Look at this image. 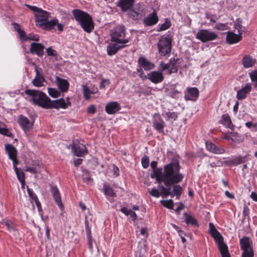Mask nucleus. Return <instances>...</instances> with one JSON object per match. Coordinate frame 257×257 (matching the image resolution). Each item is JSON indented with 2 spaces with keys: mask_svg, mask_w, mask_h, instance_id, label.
<instances>
[{
  "mask_svg": "<svg viewBox=\"0 0 257 257\" xmlns=\"http://www.w3.org/2000/svg\"><path fill=\"white\" fill-rule=\"evenodd\" d=\"M157 162L153 161L151 167L153 172L151 177L155 178L159 184L163 182L166 186L179 183L184 178V176L180 172V165L178 161H174L166 165L163 170L162 168H157Z\"/></svg>",
  "mask_w": 257,
  "mask_h": 257,
  "instance_id": "f257e3e1",
  "label": "nucleus"
},
{
  "mask_svg": "<svg viewBox=\"0 0 257 257\" xmlns=\"http://www.w3.org/2000/svg\"><path fill=\"white\" fill-rule=\"evenodd\" d=\"M76 21L86 33H90L94 29V23L91 17L86 12L79 9H74L72 11Z\"/></svg>",
  "mask_w": 257,
  "mask_h": 257,
  "instance_id": "f03ea898",
  "label": "nucleus"
},
{
  "mask_svg": "<svg viewBox=\"0 0 257 257\" xmlns=\"http://www.w3.org/2000/svg\"><path fill=\"white\" fill-rule=\"evenodd\" d=\"M25 93L31 96L30 101L44 109H48L50 98L43 92L36 90L26 89Z\"/></svg>",
  "mask_w": 257,
  "mask_h": 257,
  "instance_id": "7ed1b4c3",
  "label": "nucleus"
},
{
  "mask_svg": "<svg viewBox=\"0 0 257 257\" xmlns=\"http://www.w3.org/2000/svg\"><path fill=\"white\" fill-rule=\"evenodd\" d=\"M126 29L123 25L115 27L110 32L111 40L119 44H126L128 43V39H124Z\"/></svg>",
  "mask_w": 257,
  "mask_h": 257,
  "instance_id": "20e7f679",
  "label": "nucleus"
},
{
  "mask_svg": "<svg viewBox=\"0 0 257 257\" xmlns=\"http://www.w3.org/2000/svg\"><path fill=\"white\" fill-rule=\"evenodd\" d=\"M172 38L169 35L162 36L158 43L159 54L162 56H166L171 53Z\"/></svg>",
  "mask_w": 257,
  "mask_h": 257,
  "instance_id": "39448f33",
  "label": "nucleus"
},
{
  "mask_svg": "<svg viewBox=\"0 0 257 257\" xmlns=\"http://www.w3.org/2000/svg\"><path fill=\"white\" fill-rule=\"evenodd\" d=\"M177 184L166 186L167 187L160 185L159 188L161 190L162 195H164L165 197L169 195L173 197L175 195L177 199H179L182 192V188L179 185H175Z\"/></svg>",
  "mask_w": 257,
  "mask_h": 257,
  "instance_id": "423d86ee",
  "label": "nucleus"
},
{
  "mask_svg": "<svg viewBox=\"0 0 257 257\" xmlns=\"http://www.w3.org/2000/svg\"><path fill=\"white\" fill-rule=\"evenodd\" d=\"M196 38L202 42L206 43L216 40L218 38V35L214 32L207 29H202L198 32L196 35Z\"/></svg>",
  "mask_w": 257,
  "mask_h": 257,
  "instance_id": "0eeeda50",
  "label": "nucleus"
},
{
  "mask_svg": "<svg viewBox=\"0 0 257 257\" xmlns=\"http://www.w3.org/2000/svg\"><path fill=\"white\" fill-rule=\"evenodd\" d=\"M67 102H66L63 98H60L55 100H51L50 99L48 109L56 108L58 109L60 108L66 109L68 106L71 105V103L69 101L68 97L67 98Z\"/></svg>",
  "mask_w": 257,
  "mask_h": 257,
  "instance_id": "6e6552de",
  "label": "nucleus"
},
{
  "mask_svg": "<svg viewBox=\"0 0 257 257\" xmlns=\"http://www.w3.org/2000/svg\"><path fill=\"white\" fill-rule=\"evenodd\" d=\"M17 122L26 133L30 131L34 125L33 122L31 121L26 116L21 114L18 116Z\"/></svg>",
  "mask_w": 257,
  "mask_h": 257,
  "instance_id": "1a4fd4ad",
  "label": "nucleus"
},
{
  "mask_svg": "<svg viewBox=\"0 0 257 257\" xmlns=\"http://www.w3.org/2000/svg\"><path fill=\"white\" fill-rule=\"evenodd\" d=\"M239 244L240 248L243 251L242 253L253 251L252 247V241L249 237L245 236H243L240 239Z\"/></svg>",
  "mask_w": 257,
  "mask_h": 257,
  "instance_id": "9d476101",
  "label": "nucleus"
},
{
  "mask_svg": "<svg viewBox=\"0 0 257 257\" xmlns=\"http://www.w3.org/2000/svg\"><path fill=\"white\" fill-rule=\"evenodd\" d=\"M153 125L154 127L159 133L164 132L165 123L162 117L159 113H155L153 115Z\"/></svg>",
  "mask_w": 257,
  "mask_h": 257,
  "instance_id": "9b49d317",
  "label": "nucleus"
},
{
  "mask_svg": "<svg viewBox=\"0 0 257 257\" xmlns=\"http://www.w3.org/2000/svg\"><path fill=\"white\" fill-rule=\"evenodd\" d=\"M146 78L155 84L161 83L164 79L162 72L159 71L151 72L147 74Z\"/></svg>",
  "mask_w": 257,
  "mask_h": 257,
  "instance_id": "f8f14e48",
  "label": "nucleus"
},
{
  "mask_svg": "<svg viewBox=\"0 0 257 257\" xmlns=\"http://www.w3.org/2000/svg\"><path fill=\"white\" fill-rule=\"evenodd\" d=\"M159 18L157 16V11L154 10L153 13L150 14L143 20V24L145 27L154 26L158 23Z\"/></svg>",
  "mask_w": 257,
  "mask_h": 257,
  "instance_id": "ddd939ff",
  "label": "nucleus"
},
{
  "mask_svg": "<svg viewBox=\"0 0 257 257\" xmlns=\"http://www.w3.org/2000/svg\"><path fill=\"white\" fill-rule=\"evenodd\" d=\"M72 151L74 154L77 157H83L88 153V151L85 145L82 144L73 143L71 146Z\"/></svg>",
  "mask_w": 257,
  "mask_h": 257,
  "instance_id": "4468645a",
  "label": "nucleus"
},
{
  "mask_svg": "<svg viewBox=\"0 0 257 257\" xmlns=\"http://www.w3.org/2000/svg\"><path fill=\"white\" fill-rule=\"evenodd\" d=\"M44 46L38 43H32L31 44L30 51L32 54H36L38 57H42L44 55Z\"/></svg>",
  "mask_w": 257,
  "mask_h": 257,
  "instance_id": "2eb2a0df",
  "label": "nucleus"
},
{
  "mask_svg": "<svg viewBox=\"0 0 257 257\" xmlns=\"http://www.w3.org/2000/svg\"><path fill=\"white\" fill-rule=\"evenodd\" d=\"M209 231L212 236L214 238L218 245L223 244V238L220 233L217 230L215 226L212 223H209Z\"/></svg>",
  "mask_w": 257,
  "mask_h": 257,
  "instance_id": "dca6fc26",
  "label": "nucleus"
},
{
  "mask_svg": "<svg viewBox=\"0 0 257 257\" xmlns=\"http://www.w3.org/2000/svg\"><path fill=\"white\" fill-rule=\"evenodd\" d=\"M199 91L197 87H190L187 89L184 98L186 100L195 101L199 96Z\"/></svg>",
  "mask_w": 257,
  "mask_h": 257,
  "instance_id": "f3484780",
  "label": "nucleus"
},
{
  "mask_svg": "<svg viewBox=\"0 0 257 257\" xmlns=\"http://www.w3.org/2000/svg\"><path fill=\"white\" fill-rule=\"evenodd\" d=\"M35 16L36 25L40 26V23H43L48 20L49 13L41 9L38 13H35Z\"/></svg>",
  "mask_w": 257,
  "mask_h": 257,
  "instance_id": "a211bd4d",
  "label": "nucleus"
},
{
  "mask_svg": "<svg viewBox=\"0 0 257 257\" xmlns=\"http://www.w3.org/2000/svg\"><path fill=\"white\" fill-rule=\"evenodd\" d=\"M36 76L32 81V84L36 87H40L44 85V82H45V79L43 74L40 73L37 67H35Z\"/></svg>",
  "mask_w": 257,
  "mask_h": 257,
  "instance_id": "6ab92c4d",
  "label": "nucleus"
},
{
  "mask_svg": "<svg viewBox=\"0 0 257 257\" xmlns=\"http://www.w3.org/2000/svg\"><path fill=\"white\" fill-rule=\"evenodd\" d=\"M138 64L139 66L143 68L145 71H149L153 69L155 67V65L154 63L148 60L146 58L143 57H139Z\"/></svg>",
  "mask_w": 257,
  "mask_h": 257,
  "instance_id": "aec40b11",
  "label": "nucleus"
},
{
  "mask_svg": "<svg viewBox=\"0 0 257 257\" xmlns=\"http://www.w3.org/2000/svg\"><path fill=\"white\" fill-rule=\"evenodd\" d=\"M128 17L134 20H141L145 15L143 9L141 8H135L128 13Z\"/></svg>",
  "mask_w": 257,
  "mask_h": 257,
  "instance_id": "412c9836",
  "label": "nucleus"
},
{
  "mask_svg": "<svg viewBox=\"0 0 257 257\" xmlns=\"http://www.w3.org/2000/svg\"><path fill=\"white\" fill-rule=\"evenodd\" d=\"M119 104L116 101L108 103L105 106V111L109 114H113L116 113L120 109Z\"/></svg>",
  "mask_w": 257,
  "mask_h": 257,
  "instance_id": "4be33fe9",
  "label": "nucleus"
},
{
  "mask_svg": "<svg viewBox=\"0 0 257 257\" xmlns=\"http://www.w3.org/2000/svg\"><path fill=\"white\" fill-rule=\"evenodd\" d=\"M206 147L209 151L216 154H222L225 152L224 149L219 146L215 145L211 142L206 143Z\"/></svg>",
  "mask_w": 257,
  "mask_h": 257,
  "instance_id": "5701e85b",
  "label": "nucleus"
},
{
  "mask_svg": "<svg viewBox=\"0 0 257 257\" xmlns=\"http://www.w3.org/2000/svg\"><path fill=\"white\" fill-rule=\"evenodd\" d=\"M126 46L125 44H119L116 43L109 44L107 47V52L108 55L112 56L115 54L117 51Z\"/></svg>",
  "mask_w": 257,
  "mask_h": 257,
  "instance_id": "b1692460",
  "label": "nucleus"
},
{
  "mask_svg": "<svg viewBox=\"0 0 257 257\" xmlns=\"http://www.w3.org/2000/svg\"><path fill=\"white\" fill-rule=\"evenodd\" d=\"M251 90V83H247L245 86L238 90L237 92L236 97L238 100H242L246 98L247 94L249 93Z\"/></svg>",
  "mask_w": 257,
  "mask_h": 257,
  "instance_id": "393cba45",
  "label": "nucleus"
},
{
  "mask_svg": "<svg viewBox=\"0 0 257 257\" xmlns=\"http://www.w3.org/2000/svg\"><path fill=\"white\" fill-rule=\"evenodd\" d=\"M50 190L55 202L57 204L59 207L62 209L63 208V205L61 201V196L58 189L56 186H51Z\"/></svg>",
  "mask_w": 257,
  "mask_h": 257,
  "instance_id": "a878e982",
  "label": "nucleus"
},
{
  "mask_svg": "<svg viewBox=\"0 0 257 257\" xmlns=\"http://www.w3.org/2000/svg\"><path fill=\"white\" fill-rule=\"evenodd\" d=\"M135 0H119L117 6L121 8L123 12L131 9L134 4Z\"/></svg>",
  "mask_w": 257,
  "mask_h": 257,
  "instance_id": "bb28decb",
  "label": "nucleus"
},
{
  "mask_svg": "<svg viewBox=\"0 0 257 257\" xmlns=\"http://www.w3.org/2000/svg\"><path fill=\"white\" fill-rule=\"evenodd\" d=\"M219 123L222 124L225 127L233 131L234 128V125L233 124L230 117L228 114H223L219 120Z\"/></svg>",
  "mask_w": 257,
  "mask_h": 257,
  "instance_id": "cd10ccee",
  "label": "nucleus"
},
{
  "mask_svg": "<svg viewBox=\"0 0 257 257\" xmlns=\"http://www.w3.org/2000/svg\"><path fill=\"white\" fill-rule=\"evenodd\" d=\"M241 35L238 33V35L232 32H228L226 35V42L229 44L236 43L241 39Z\"/></svg>",
  "mask_w": 257,
  "mask_h": 257,
  "instance_id": "c85d7f7f",
  "label": "nucleus"
},
{
  "mask_svg": "<svg viewBox=\"0 0 257 257\" xmlns=\"http://www.w3.org/2000/svg\"><path fill=\"white\" fill-rule=\"evenodd\" d=\"M56 80L57 85L61 92H65L68 90L69 83L67 80L56 77Z\"/></svg>",
  "mask_w": 257,
  "mask_h": 257,
  "instance_id": "c756f323",
  "label": "nucleus"
},
{
  "mask_svg": "<svg viewBox=\"0 0 257 257\" xmlns=\"http://www.w3.org/2000/svg\"><path fill=\"white\" fill-rule=\"evenodd\" d=\"M58 23L57 19H53L50 21L46 20L43 23H40V27L43 30L50 31L52 30L53 27L56 26Z\"/></svg>",
  "mask_w": 257,
  "mask_h": 257,
  "instance_id": "7c9ffc66",
  "label": "nucleus"
},
{
  "mask_svg": "<svg viewBox=\"0 0 257 257\" xmlns=\"http://www.w3.org/2000/svg\"><path fill=\"white\" fill-rule=\"evenodd\" d=\"M256 62V60L253 59L249 55H245L242 60V64L244 68H249L252 67Z\"/></svg>",
  "mask_w": 257,
  "mask_h": 257,
  "instance_id": "2f4dec72",
  "label": "nucleus"
},
{
  "mask_svg": "<svg viewBox=\"0 0 257 257\" xmlns=\"http://www.w3.org/2000/svg\"><path fill=\"white\" fill-rule=\"evenodd\" d=\"M166 92L168 95L174 98L179 97L180 92L176 88V85H170L165 88Z\"/></svg>",
  "mask_w": 257,
  "mask_h": 257,
  "instance_id": "473e14b6",
  "label": "nucleus"
},
{
  "mask_svg": "<svg viewBox=\"0 0 257 257\" xmlns=\"http://www.w3.org/2000/svg\"><path fill=\"white\" fill-rule=\"evenodd\" d=\"M5 150L10 159H12L17 157V150L12 145L6 144L5 145Z\"/></svg>",
  "mask_w": 257,
  "mask_h": 257,
  "instance_id": "72a5a7b5",
  "label": "nucleus"
},
{
  "mask_svg": "<svg viewBox=\"0 0 257 257\" xmlns=\"http://www.w3.org/2000/svg\"><path fill=\"white\" fill-rule=\"evenodd\" d=\"M178 60L179 59L175 58H172L170 59L169 61L170 67L169 69V71L168 72V73L169 74L177 72L178 70V68L179 67V65L178 63Z\"/></svg>",
  "mask_w": 257,
  "mask_h": 257,
  "instance_id": "f704fd0d",
  "label": "nucleus"
},
{
  "mask_svg": "<svg viewBox=\"0 0 257 257\" xmlns=\"http://www.w3.org/2000/svg\"><path fill=\"white\" fill-rule=\"evenodd\" d=\"M184 216L185 217V222L187 224H190L195 226H198V223L196 219L193 217L192 215L184 213Z\"/></svg>",
  "mask_w": 257,
  "mask_h": 257,
  "instance_id": "c9c22d12",
  "label": "nucleus"
},
{
  "mask_svg": "<svg viewBox=\"0 0 257 257\" xmlns=\"http://www.w3.org/2000/svg\"><path fill=\"white\" fill-rule=\"evenodd\" d=\"M222 257H231L227 245L224 243L218 245Z\"/></svg>",
  "mask_w": 257,
  "mask_h": 257,
  "instance_id": "e433bc0d",
  "label": "nucleus"
},
{
  "mask_svg": "<svg viewBox=\"0 0 257 257\" xmlns=\"http://www.w3.org/2000/svg\"><path fill=\"white\" fill-rule=\"evenodd\" d=\"M103 190L105 195L110 197H115L116 194L110 186L104 184L103 187Z\"/></svg>",
  "mask_w": 257,
  "mask_h": 257,
  "instance_id": "4c0bfd02",
  "label": "nucleus"
},
{
  "mask_svg": "<svg viewBox=\"0 0 257 257\" xmlns=\"http://www.w3.org/2000/svg\"><path fill=\"white\" fill-rule=\"evenodd\" d=\"M15 172L17 175V177L19 181L21 183L22 186L25 185V174L21 170L18 169L17 170H15Z\"/></svg>",
  "mask_w": 257,
  "mask_h": 257,
  "instance_id": "58836bf2",
  "label": "nucleus"
},
{
  "mask_svg": "<svg viewBox=\"0 0 257 257\" xmlns=\"http://www.w3.org/2000/svg\"><path fill=\"white\" fill-rule=\"evenodd\" d=\"M82 88L84 97L87 100H89L90 99L91 94L95 93V92H91L90 89L87 86L84 85H82Z\"/></svg>",
  "mask_w": 257,
  "mask_h": 257,
  "instance_id": "ea45409f",
  "label": "nucleus"
},
{
  "mask_svg": "<svg viewBox=\"0 0 257 257\" xmlns=\"http://www.w3.org/2000/svg\"><path fill=\"white\" fill-rule=\"evenodd\" d=\"M246 156L244 157H236L233 158L232 160V164L234 165H237L238 164H242L246 161Z\"/></svg>",
  "mask_w": 257,
  "mask_h": 257,
  "instance_id": "a19ab883",
  "label": "nucleus"
},
{
  "mask_svg": "<svg viewBox=\"0 0 257 257\" xmlns=\"http://www.w3.org/2000/svg\"><path fill=\"white\" fill-rule=\"evenodd\" d=\"M48 91L49 94L54 98L58 97L60 95V92L55 88H48Z\"/></svg>",
  "mask_w": 257,
  "mask_h": 257,
  "instance_id": "79ce46f5",
  "label": "nucleus"
},
{
  "mask_svg": "<svg viewBox=\"0 0 257 257\" xmlns=\"http://www.w3.org/2000/svg\"><path fill=\"white\" fill-rule=\"evenodd\" d=\"M82 179L87 183H92L93 181L92 178L89 176L88 171L87 170L83 171Z\"/></svg>",
  "mask_w": 257,
  "mask_h": 257,
  "instance_id": "37998d69",
  "label": "nucleus"
},
{
  "mask_svg": "<svg viewBox=\"0 0 257 257\" xmlns=\"http://www.w3.org/2000/svg\"><path fill=\"white\" fill-rule=\"evenodd\" d=\"M161 203L165 207L173 209L174 206V202L172 200L170 199L168 200H161Z\"/></svg>",
  "mask_w": 257,
  "mask_h": 257,
  "instance_id": "c03bdc74",
  "label": "nucleus"
},
{
  "mask_svg": "<svg viewBox=\"0 0 257 257\" xmlns=\"http://www.w3.org/2000/svg\"><path fill=\"white\" fill-rule=\"evenodd\" d=\"M170 26H171L170 21L169 19H166L165 20V22L160 25L158 31H162L166 30L168 29V28H169L170 27Z\"/></svg>",
  "mask_w": 257,
  "mask_h": 257,
  "instance_id": "a18cd8bd",
  "label": "nucleus"
},
{
  "mask_svg": "<svg viewBox=\"0 0 257 257\" xmlns=\"http://www.w3.org/2000/svg\"><path fill=\"white\" fill-rule=\"evenodd\" d=\"M241 24L242 20L240 19H237L234 24L235 28L238 30V33L240 35L242 34V32L243 31Z\"/></svg>",
  "mask_w": 257,
  "mask_h": 257,
  "instance_id": "49530a36",
  "label": "nucleus"
},
{
  "mask_svg": "<svg viewBox=\"0 0 257 257\" xmlns=\"http://www.w3.org/2000/svg\"><path fill=\"white\" fill-rule=\"evenodd\" d=\"M165 116L167 117L168 119H172L176 120L178 117V113L175 112H166Z\"/></svg>",
  "mask_w": 257,
  "mask_h": 257,
  "instance_id": "de8ad7c7",
  "label": "nucleus"
},
{
  "mask_svg": "<svg viewBox=\"0 0 257 257\" xmlns=\"http://www.w3.org/2000/svg\"><path fill=\"white\" fill-rule=\"evenodd\" d=\"M27 192L28 193L29 197L31 198V199L35 201L37 199H38L37 195L36 194L33 192V190L29 188V187H27Z\"/></svg>",
  "mask_w": 257,
  "mask_h": 257,
  "instance_id": "09e8293b",
  "label": "nucleus"
},
{
  "mask_svg": "<svg viewBox=\"0 0 257 257\" xmlns=\"http://www.w3.org/2000/svg\"><path fill=\"white\" fill-rule=\"evenodd\" d=\"M25 40H32L34 41H38L39 40V36L38 35H34L33 34H30L27 36Z\"/></svg>",
  "mask_w": 257,
  "mask_h": 257,
  "instance_id": "8fccbe9b",
  "label": "nucleus"
},
{
  "mask_svg": "<svg viewBox=\"0 0 257 257\" xmlns=\"http://www.w3.org/2000/svg\"><path fill=\"white\" fill-rule=\"evenodd\" d=\"M249 75L251 81L256 82L257 85V69L249 72Z\"/></svg>",
  "mask_w": 257,
  "mask_h": 257,
  "instance_id": "3c124183",
  "label": "nucleus"
},
{
  "mask_svg": "<svg viewBox=\"0 0 257 257\" xmlns=\"http://www.w3.org/2000/svg\"><path fill=\"white\" fill-rule=\"evenodd\" d=\"M142 164L144 168H147L149 166V159L148 157L144 156L142 159Z\"/></svg>",
  "mask_w": 257,
  "mask_h": 257,
  "instance_id": "603ef678",
  "label": "nucleus"
},
{
  "mask_svg": "<svg viewBox=\"0 0 257 257\" xmlns=\"http://www.w3.org/2000/svg\"><path fill=\"white\" fill-rule=\"evenodd\" d=\"M170 67V63H165L163 61H161L160 64V67L161 68V69L162 71H164L166 70H168V72L169 71V69Z\"/></svg>",
  "mask_w": 257,
  "mask_h": 257,
  "instance_id": "864d4df0",
  "label": "nucleus"
},
{
  "mask_svg": "<svg viewBox=\"0 0 257 257\" xmlns=\"http://www.w3.org/2000/svg\"><path fill=\"white\" fill-rule=\"evenodd\" d=\"M149 194L152 196L158 198L160 197V194L162 195L161 192L160 193L159 190L156 188H153L151 191H149Z\"/></svg>",
  "mask_w": 257,
  "mask_h": 257,
  "instance_id": "5fc2aeb1",
  "label": "nucleus"
},
{
  "mask_svg": "<svg viewBox=\"0 0 257 257\" xmlns=\"http://www.w3.org/2000/svg\"><path fill=\"white\" fill-rule=\"evenodd\" d=\"M46 52L48 56H55L57 55L56 51L53 50L51 47H49L46 49Z\"/></svg>",
  "mask_w": 257,
  "mask_h": 257,
  "instance_id": "6e6d98bb",
  "label": "nucleus"
},
{
  "mask_svg": "<svg viewBox=\"0 0 257 257\" xmlns=\"http://www.w3.org/2000/svg\"><path fill=\"white\" fill-rule=\"evenodd\" d=\"M25 170L27 172H30L34 174L38 173V172L36 167H31L28 166L26 167Z\"/></svg>",
  "mask_w": 257,
  "mask_h": 257,
  "instance_id": "4d7b16f0",
  "label": "nucleus"
},
{
  "mask_svg": "<svg viewBox=\"0 0 257 257\" xmlns=\"http://www.w3.org/2000/svg\"><path fill=\"white\" fill-rule=\"evenodd\" d=\"M87 112L88 113L94 114L96 112L95 106L94 105L89 106L87 109Z\"/></svg>",
  "mask_w": 257,
  "mask_h": 257,
  "instance_id": "13d9d810",
  "label": "nucleus"
},
{
  "mask_svg": "<svg viewBox=\"0 0 257 257\" xmlns=\"http://www.w3.org/2000/svg\"><path fill=\"white\" fill-rule=\"evenodd\" d=\"M27 7L29 8L31 10L34 12L35 13H38L41 9L36 6H32L29 5H25Z\"/></svg>",
  "mask_w": 257,
  "mask_h": 257,
  "instance_id": "bf43d9fd",
  "label": "nucleus"
},
{
  "mask_svg": "<svg viewBox=\"0 0 257 257\" xmlns=\"http://www.w3.org/2000/svg\"><path fill=\"white\" fill-rule=\"evenodd\" d=\"M11 160H12V161H13L14 170H17L18 169V168L17 167V165L19 163V161L17 159V157L14 158Z\"/></svg>",
  "mask_w": 257,
  "mask_h": 257,
  "instance_id": "052dcab7",
  "label": "nucleus"
},
{
  "mask_svg": "<svg viewBox=\"0 0 257 257\" xmlns=\"http://www.w3.org/2000/svg\"><path fill=\"white\" fill-rule=\"evenodd\" d=\"M110 83L108 79H103L101 82L100 85V88H105L106 85H108Z\"/></svg>",
  "mask_w": 257,
  "mask_h": 257,
  "instance_id": "680f3d73",
  "label": "nucleus"
},
{
  "mask_svg": "<svg viewBox=\"0 0 257 257\" xmlns=\"http://www.w3.org/2000/svg\"><path fill=\"white\" fill-rule=\"evenodd\" d=\"M18 34L19 35V36L20 37V39L22 40H23V41H26V40H25L24 39H25V38L27 37L26 36V33L23 31L22 29L20 30V31H19L18 32Z\"/></svg>",
  "mask_w": 257,
  "mask_h": 257,
  "instance_id": "e2e57ef3",
  "label": "nucleus"
},
{
  "mask_svg": "<svg viewBox=\"0 0 257 257\" xmlns=\"http://www.w3.org/2000/svg\"><path fill=\"white\" fill-rule=\"evenodd\" d=\"M121 211L123 213L126 215L128 216L130 215V212H131L132 210L128 209L126 207H122L121 209Z\"/></svg>",
  "mask_w": 257,
  "mask_h": 257,
  "instance_id": "0e129e2a",
  "label": "nucleus"
},
{
  "mask_svg": "<svg viewBox=\"0 0 257 257\" xmlns=\"http://www.w3.org/2000/svg\"><path fill=\"white\" fill-rule=\"evenodd\" d=\"M242 257H254L253 251L250 252L242 253Z\"/></svg>",
  "mask_w": 257,
  "mask_h": 257,
  "instance_id": "69168bd1",
  "label": "nucleus"
},
{
  "mask_svg": "<svg viewBox=\"0 0 257 257\" xmlns=\"http://www.w3.org/2000/svg\"><path fill=\"white\" fill-rule=\"evenodd\" d=\"M243 214L244 216H248L249 209L247 206H244L243 207Z\"/></svg>",
  "mask_w": 257,
  "mask_h": 257,
  "instance_id": "338daca9",
  "label": "nucleus"
},
{
  "mask_svg": "<svg viewBox=\"0 0 257 257\" xmlns=\"http://www.w3.org/2000/svg\"><path fill=\"white\" fill-rule=\"evenodd\" d=\"M250 197L253 200L257 202V193L255 192H252L250 194Z\"/></svg>",
  "mask_w": 257,
  "mask_h": 257,
  "instance_id": "774afa93",
  "label": "nucleus"
}]
</instances>
